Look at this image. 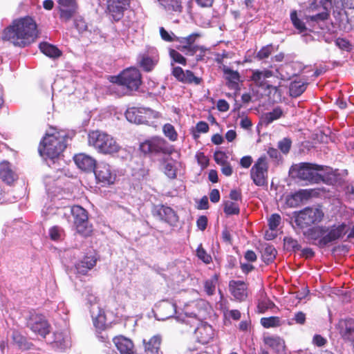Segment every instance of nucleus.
<instances>
[{
    "label": "nucleus",
    "mask_w": 354,
    "mask_h": 354,
    "mask_svg": "<svg viewBox=\"0 0 354 354\" xmlns=\"http://www.w3.org/2000/svg\"><path fill=\"white\" fill-rule=\"evenodd\" d=\"M37 37L36 22L27 16L14 20L11 25L4 29L2 38L15 46L23 48L34 42Z\"/></svg>",
    "instance_id": "f257e3e1"
},
{
    "label": "nucleus",
    "mask_w": 354,
    "mask_h": 354,
    "mask_svg": "<svg viewBox=\"0 0 354 354\" xmlns=\"http://www.w3.org/2000/svg\"><path fill=\"white\" fill-rule=\"evenodd\" d=\"M347 232L348 225L342 223L330 226L321 225L310 227L304 232V236L313 244L324 248L342 239Z\"/></svg>",
    "instance_id": "f03ea898"
},
{
    "label": "nucleus",
    "mask_w": 354,
    "mask_h": 354,
    "mask_svg": "<svg viewBox=\"0 0 354 354\" xmlns=\"http://www.w3.org/2000/svg\"><path fill=\"white\" fill-rule=\"evenodd\" d=\"M71 138L65 131L50 127L41 140L38 151L44 158L55 162V159L59 158L66 147L68 140Z\"/></svg>",
    "instance_id": "7ed1b4c3"
},
{
    "label": "nucleus",
    "mask_w": 354,
    "mask_h": 354,
    "mask_svg": "<svg viewBox=\"0 0 354 354\" xmlns=\"http://www.w3.org/2000/svg\"><path fill=\"white\" fill-rule=\"evenodd\" d=\"M111 82L112 92L119 96L129 95L141 85V73L136 68H129L116 76H111Z\"/></svg>",
    "instance_id": "20e7f679"
},
{
    "label": "nucleus",
    "mask_w": 354,
    "mask_h": 354,
    "mask_svg": "<svg viewBox=\"0 0 354 354\" xmlns=\"http://www.w3.org/2000/svg\"><path fill=\"white\" fill-rule=\"evenodd\" d=\"M88 143L97 152L103 154H113L120 149V146L112 136L99 130L88 133Z\"/></svg>",
    "instance_id": "39448f33"
},
{
    "label": "nucleus",
    "mask_w": 354,
    "mask_h": 354,
    "mask_svg": "<svg viewBox=\"0 0 354 354\" xmlns=\"http://www.w3.org/2000/svg\"><path fill=\"white\" fill-rule=\"evenodd\" d=\"M324 167L310 162H300L291 166L289 172L295 178L308 182L310 184L321 182V174Z\"/></svg>",
    "instance_id": "423d86ee"
},
{
    "label": "nucleus",
    "mask_w": 354,
    "mask_h": 354,
    "mask_svg": "<svg viewBox=\"0 0 354 354\" xmlns=\"http://www.w3.org/2000/svg\"><path fill=\"white\" fill-rule=\"evenodd\" d=\"M324 216L322 209L315 207H306L300 211L293 212L294 221L301 230L319 223Z\"/></svg>",
    "instance_id": "0eeeda50"
},
{
    "label": "nucleus",
    "mask_w": 354,
    "mask_h": 354,
    "mask_svg": "<svg viewBox=\"0 0 354 354\" xmlns=\"http://www.w3.org/2000/svg\"><path fill=\"white\" fill-rule=\"evenodd\" d=\"M140 150L150 157L170 155L172 147L162 137L153 136L140 145Z\"/></svg>",
    "instance_id": "6e6552de"
},
{
    "label": "nucleus",
    "mask_w": 354,
    "mask_h": 354,
    "mask_svg": "<svg viewBox=\"0 0 354 354\" xmlns=\"http://www.w3.org/2000/svg\"><path fill=\"white\" fill-rule=\"evenodd\" d=\"M198 37V34L193 33L187 36L185 39H181L182 46H179L178 50L187 56L196 55L197 62L205 61L209 58L207 57V53L209 52V49L195 44V41Z\"/></svg>",
    "instance_id": "1a4fd4ad"
},
{
    "label": "nucleus",
    "mask_w": 354,
    "mask_h": 354,
    "mask_svg": "<svg viewBox=\"0 0 354 354\" xmlns=\"http://www.w3.org/2000/svg\"><path fill=\"white\" fill-rule=\"evenodd\" d=\"M73 223L77 233L84 237L91 235L93 226L88 222L87 211L80 205H74L71 209Z\"/></svg>",
    "instance_id": "9d476101"
},
{
    "label": "nucleus",
    "mask_w": 354,
    "mask_h": 354,
    "mask_svg": "<svg viewBox=\"0 0 354 354\" xmlns=\"http://www.w3.org/2000/svg\"><path fill=\"white\" fill-rule=\"evenodd\" d=\"M268 165L265 156L259 157L250 169V178L254 184L261 187L267 184Z\"/></svg>",
    "instance_id": "9b49d317"
},
{
    "label": "nucleus",
    "mask_w": 354,
    "mask_h": 354,
    "mask_svg": "<svg viewBox=\"0 0 354 354\" xmlns=\"http://www.w3.org/2000/svg\"><path fill=\"white\" fill-rule=\"evenodd\" d=\"M93 171L97 181L101 183L102 186L112 185L115 180V171L106 162L97 163Z\"/></svg>",
    "instance_id": "f8f14e48"
},
{
    "label": "nucleus",
    "mask_w": 354,
    "mask_h": 354,
    "mask_svg": "<svg viewBox=\"0 0 354 354\" xmlns=\"http://www.w3.org/2000/svg\"><path fill=\"white\" fill-rule=\"evenodd\" d=\"M27 326L36 334L46 337L50 333V325L45 317L40 314L32 313L27 322Z\"/></svg>",
    "instance_id": "ddd939ff"
},
{
    "label": "nucleus",
    "mask_w": 354,
    "mask_h": 354,
    "mask_svg": "<svg viewBox=\"0 0 354 354\" xmlns=\"http://www.w3.org/2000/svg\"><path fill=\"white\" fill-rule=\"evenodd\" d=\"M153 215L172 227L176 226L178 222L176 212L171 207L165 205H155Z\"/></svg>",
    "instance_id": "4468645a"
},
{
    "label": "nucleus",
    "mask_w": 354,
    "mask_h": 354,
    "mask_svg": "<svg viewBox=\"0 0 354 354\" xmlns=\"http://www.w3.org/2000/svg\"><path fill=\"white\" fill-rule=\"evenodd\" d=\"M130 6V0H107V11L112 19L120 21L124 16V12Z\"/></svg>",
    "instance_id": "2eb2a0df"
},
{
    "label": "nucleus",
    "mask_w": 354,
    "mask_h": 354,
    "mask_svg": "<svg viewBox=\"0 0 354 354\" xmlns=\"http://www.w3.org/2000/svg\"><path fill=\"white\" fill-rule=\"evenodd\" d=\"M158 51L153 48L139 55L140 66L146 72L151 71L158 64Z\"/></svg>",
    "instance_id": "dca6fc26"
},
{
    "label": "nucleus",
    "mask_w": 354,
    "mask_h": 354,
    "mask_svg": "<svg viewBox=\"0 0 354 354\" xmlns=\"http://www.w3.org/2000/svg\"><path fill=\"white\" fill-rule=\"evenodd\" d=\"M59 17L62 21H69L75 13L77 5L75 0H57Z\"/></svg>",
    "instance_id": "f3484780"
},
{
    "label": "nucleus",
    "mask_w": 354,
    "mask_h": 354,
    "mask_svg": "<svg viewBox=\"0 0 354 354\" xmlns=\"http://www.w3.org/2000/svg\"><path fill=\"white\" fill-rule=\"evenodd\" d=\"M339 333L342 338L354 346V319L348 318L339 322Z\"/></svg>",
    "instance_id": "a211bd4d"
},
{
    "label": "nucleus",
    "mask_w": 354,
    "mask_h": 354,
    "mask_svg": "<svg viewBox=\"0 0 354 354\" xmlns=\"http://www.w3.org/2000/svg\"><path fill=\"white\" fill-rule=\"evenodd\" d=\"M263 343L272 348L277 354H286V343L283 338L277 335H268L263 338Z\"/></svg>",
    "instance_id": "6ab92c4d"
},
{
    "label": "nucleus",
    "mask_w": 354,
    "mask_h": 354,
    "mask_svg": "<svg viewBox=\"0 0 354 354\" xmlns=\"http://www.w3.org/2000/svg\"><path fill=\"white\" fill-rule=\"evenodd\" d=\"M195 336L198 342L206 344L213 338V328L209 324H201L195 330Z\"/></svg>",
    "instance_id": "aec40b11"
},
{
    "label": "nucleus",
    "mask_w": 354,
    "mask_h": 354,
    "mask_svg": "<svg viewBox=\"0 0 354 354\" xmlns=\"http://www.w3.org/2000/svg\"><path fill=\"white\" fill-rule=\"evenodd\" d=\"M74 161L78 168L85 171H93L97 165L95 160L85 153L75 155Z\"/></svg>",
    "instance_id": "412c9836"
},
{
    "label": "nucleus",
    "mask_w": 354,
    "mask_h": 354,
    "mask_svg": "<svg viewBox=\"0 0 354 354\" xmlns=\"http://www.w3.org/2000/svg\"><path fill=\"white\" fill-rule=\"evenodd\" d=\"M97 258L95 254L85 255L75 265V268L78 273L86 274L91 270L97 263Z\"/></svg>",
    "instance_id": "4be33fe9"
},
{
    "label": "nucleus",
    "mask_w": 354,
    "mask_h": 354,
    "mask_svg": "<svg viewBox=\"0 0 354 354\" xmlns=\"http://www.w3.org/2000/svg\"><path fill=\"white\" fill-rule=\"evenodd\" d=\"M223 72L225 80H226L227 86L230 89H239V82L241 79L239 73L225 66L223 68Z\"/></svg>",
    "instance_id": "5701e85b"
},
{
    "label": "nucleus",
    "mask_w": 354,
    "mask_h": 354,
    "mask_svg": "<svg viewBox=\"0 0 354 354\" xmlns=\"http://www.w3.org/2000/svg\"><path fill=\"white\" fill-rule=\"evenodd\" d=\"M231 294L234 298L243 301L247 297V285L242 281H231L229 284Z\"/></svg>",
    "instance_id": "b1692460"
},
{
    "label": "nucleus",
    "mask_w": 354,
    "mask_h": 354,
    "mask_svg": "<svg viewBox=\"0 0 354 354\" xmlns=\"http://www.w3.org/2000/svg\"><path fill=\"white\" fill-rule=\"evenodd\" d=\"M113 342L120 354H136L132 341L124 336L115 337Z\"/></svg>",
    "instance_id": "393cba45"
},
{
    "label": "nucleus",
    "mask_w": 354,
    "mask_h": 354,
    "mask_svg": "<svg viewBox=\"0 0 354 354\" xmlns=\"http://www.w3.org/2000/svg\"><path fill=\"white\" fill-rule=\"evenodd\" d=\"M53 348L64 350L71 345V338L67 332L57 331L53 333V339L50 342Z\"/></svg>",
    "instance_id": "a878e982"
},
{
    "label": "nucleus",
    "mask_w": 354,
    "mask_h": 354,
    "mask_svg": "<svg viewBox=\"0 0 354 354\" xmlns=\"http://www.w3.org/2000/svg\"><path fill=\"white\" fill-rule=\"evenodd\" d=\"M0 178L9 185L17 179V176L12 171L11 165L8 161H3L0 163Z\"/></svg>",
    "instance_id": "bb28decb"
},
{
    "label": "nucleus",
    "mask_w": 354,
    "mask_h": 354,
    "mask_svg": "<svg viewBox=\"0 0 354 354\" xmlns=\"http://www.w3.org/2000/svg\"><path fill=\"white\" fill-rule=\"evenodd\" d=\"M273 75L272 71L264 69L263 71L254 70L252 71V75L250 77V80L259 87L266 86L267 88H270L269 84L266 85V80Z\"/></svg>",
    "instance_id": "cd10ccee"
},
{
    "label": "nucleus",
    "mask_w": 354,
    "mask_h": 354,
    "mask_svg": "<svg viewBox=\"0 0 354 354\" xmlns=\"http://www.w3.org/2000/svg\"><path fill=\"white\" fill-rule=\"evenodd\" d=\"M161 343L162 336L160 335H155L148 341L143 339L145 352L146 354H159Z\"/></svg>",
    "instance_id": "c85d7f7f"
},
{
    "label": "nucleus",
    "mask_w": 354,
    "mask_h": 354,
    "mask_svg": "<svg viewBox=\"0 0 354 354\" xmlns=\"http://www.w3.org/2000/svg\"><path fill=\"white\" fill-rule=\"evenodd\" d=\"M90 313L95 327L102 328L106 324L104 311L96 304H91Z\"/></svg>",
    "instance_id": "c756f323"
},
{
    "label": "nucleus",
    "mask_w": 354,
    "mask_h": 354,
    "mask_svg": "<svg viewBox=\"0 0 354 354\" xmlns=\"http://www.w3.org/2000/svg\"><path fill=\"white\" fill-rule=\"evenodd\" d=\"M160 5L169 15H179L183 11L180 0H158Z\"/></svg>",
    "instance_id": "7c9ffc66"
},
{
    "label": "nucleus",
    "mask_w": 354,
    "mask_h": 354,
    "mask_svg": "<svg viewBox=\"0 0 354 354\" xmlns=\"http://www.w3.org/2000/svg\"><path fill=\"white\" fill-rule=\"evenodd\" d=\"M142 107L129 108L125 112V117L128 121L135 124H145V115H142Z\"/></svg>",
    "instance_id": "2f4dec72"
},
{
    "label": "nucleus",
    "mask_w": 354,
    "mask_h": 354,
    "mask_svg": "<svg viewBox=\"0 0 354 354\" xmlns=\"http://www.w3.org/2000/svg\"><path fill=\"white\" fill-rule=\"evenodd\" d=\"M39 47L41 53L50 58L56 59L62 55V51L57 47L49 43L41 42Z\"/></svg>",
    "instance_id": "473e14b6"
},
{
    "label": "nucleus",
    "mask_w": 354,
    "mask_h": 354,
    "mask_svg": "<svg viewBox=\"0 0 354 354\" xmlns=\"http://www.w3.org/2000/svg\"><path fill=\"white\" fill-rule=\"evenodd\" d=\"M308 82L301 80L291 82L289 87L290 95L292 97L300 96L306 89Z\"/></svg>",
    "instance_id": "72a5a7b5"
},
{
    "label": "nucleus",
    "mask_w": 354,
    "mask_h": 354,
    "mask_svg": "<svg viewBox=\"0 0 354 354\" xmlns=\"http://www.w3.org/2000/svg\"><path fill=\"white\" fill-rule=\"evenodd\" d=\"M160 35L162 40L167 41V42H171L175 41L177 44L175 45V48L178 50L179 46H182L181 44V39H185L186 37H177L174 35L172 32H168L163 27L160 28Z\"/></svg>",
    "instance_id": "f704fd0d"
},
{
    "label": "nucleus",
    "mask_w": 354,
    "mask_h": 354,
    "mask_svg": "<svg viewBox=\"0 0 354 354\" xmlns=\"http://www.w3.org/2000/svg\"><path fill=\"white\" fill-rule=\"evenodd\" d=\"M282 114L283 111L281 109L280 107H276L272 111L264 113L261 119L263 122L268 125L280 118Z\"/></svg>",
    "instance_id": "c9c22d12"
},
{
    "label": "nucleus",
    "mask_w": 354,
    "mask_h": 354,
    "mask_svg": "<svg viewBox=\"0 0 354 354\" xmlns=\"http://www.w3.org/2000/svg\"><path fill=\"white\" fill-rule=\"evenodd\" d=\"M277 254V250L272 245H267L262 253V259L264 263L269 264L272 263Z\"/></svg>",
    "instance_id": "e433bc0d"
},
{
    "label": "nucleus",
    "mask_w": 354,
    "mask_h": 354,
    "mask_svg": "<svg viewBox=\"0 0 354 354\" xmlns=\"http://www.w3.org/2000/svg\"><path fill=\"white\" fill-rule=\"evenodd\" d=\"M48 235L52 241H60L64 239L65 232L60 226L54 225L49 229Z\"/></svg>",
    "instance_id": "4c0bfd02"
},
{
    "label": "nucleus",
    "mask_w": 354,
    "mask_h": 354,
    "mask_svg": "<svg viewBox=\"0 0 354 354\" xmlns=\"http://www.w3.org/2000/svg\"><path fill=\"white\" fill-rule=\"evenodd\" d=\"M290 20L293 26L300 33H302L307 30L305 23L298 17V14L296 10H292L290 12Z\"/></svg>",
    "instance_id": "58836bf2"
},
{
    "label": "nucleus",
    "mask_w": 354,
    "mask_h": 354,
    "mask_svg": "<svg viewBox=\"0 0 354 354\" xmlns=\"http://www.w3.org/2000/svg\"><path fill=\"white\" fill-rule=\"evenodd\" d=\"M261 324L265 328L278 327L281 326V319L277 316L262 317L260 320Z\"/></svg>",
    "instance_id": "ea45409f"
},
{
    "label": "nucleus",
    "mask_w": 354,
    "mask_h": 354,
    "mask_svg": "<svg viewBox=\"0 0 354 354\" xmlns=\"http://www.w3.org/2000/svg\"><path fill=\"white\" fill-rule=\"evenodd\" d=\"M218 275L216 274L212 276L211 278L207 279L204 283L205 292L208 295H213L215 292L216 286L218 283Z\"/></svg>",
    "instance_id": "a19ab883"
},
{
    "label": "nucleus",
    "mask_w": 354,
    "mask_h": 354,
    "mask_svg": "<svg viewBox=\"0 0 354 354\" xmlns=\"http://www.w3.org/2000/svg\"><path fill=\"white\" fill-rule=\"evenodd\" d=\"M330 168L326 167V171L324 174H321V182H324L328 185H334L337 183L338 179V175L332 171ZM325 171V169L323 171Z\"/></svg>",
    "instance_id": "79ce46f5"
},
{
    "label": "nucleus",
    "mask_w": 354,
    "mask_h": 354,
    "mask_svg": "<svg viewBox=\"0 0 354 354\" xmlns=\"http://www.w3.org/2000/svg\"><path fill=\"white\" fill-rule=\"evenodd\" d=\"M223 212L227 216L238 215L240 208L238 204L234 202L227 201L223 203Z\"/></svg>",
    "instance_id": "37998d69"
},
{
    "label": "nucleus",
    "mask_w": 354,
    "mask_h": 354,
    "mask_svg": "<svg viewBox=\"0 0 354 354\" xmlns=\"http://www.w3.org/2000/svg\"><path fill=\"white\" fill-rule=\"evenodd\" d=\"M284 247L288 251H299L301 250V247L297 240L290 237L286 236L283 239Z\"/></svg>",
    "instance_id": "c03bdc74"
},
{
    "label": "nucleus",
    "mask_w": 354,
    "mask_h": 354,
    "mask_svg": "<svg viewBox=\"0 0 354 354\" xmlns=\"http://www.w3.org/2000/svg\"><path fill=\"white\" fill-rule=\"evenodd\" d=\"M162 131L164 135L169 138L171 141H176L178 138V133L174 127L169 124H165L162 127Z\"/></svg>",
    "instance_id": "a18cd8bd"
},
{
    "label": "nucleus",
    "mask_w": 354,
    "mask_h": 354,
    "mask_svg": "<svg viewBox=\"0 0 354 354\" xmlns=\"http://www.w3.org/2000/svg\"><path fill=\"white\" fill-rule=\"evenodd\" d=\"M169 54L172 62L185 66L187 64L186 58L178 51L174 48L169 49Z\"/></svg>",
    "instance_id": "49530a36"
},
{
    "label": "nucleus",
    "mask_w": 354,
    "mask_h": 354,
    "mask_svg": "<svg viewBox=\"0 0 354 354\" xmlns=\"http://www.w3.org/2000/svg\"><path fill=\"white\" fill-rule=\"evenodd\" d=\"M201 82V78L195 76L192 71L187 70L185 73V77L182 82L185 84H194L196 85H198Z\"/></svg>",
    "instance_id": "de8ad7c7"
},
{
    "label": "nucleus",
    "mask_w": 354,
    "mask_h": 354,
    "mask_svg": "<svg viewBox=\"0 0 354 354\" xmlns=\"http://www.w3.org/2000/svg\"><path fill=\"white\" fill-rule=\"evenodd\" d=\"M12 338L19 348L27 349L28 348L26 346L28 342L26 337L21 335L19 332H13Z\"/></svg>",
    "instance_id": "09e8293b"
},
{
    "label": "nucleus",
    "mask_w": 354,
    "mask_h": 354,
    "mask_svg": "<svg viewBox=\"0 0 354 354\" xmlns=\"http://www.w3.org/2000/svg\"><path fill=\"white\" fill-rule=\"evenodd\" d=\"M165 175L171 178L174 179L176 178V168L173 162H167L165 163Z\"/></svg>",
    "instance_id": "8fccbe9b"
},
{
    "label": "nucleus",
    "mask_w": 354,
    "mask_h": 354,
    "mask_svg": "<svg viewBox=\"0 0 354 354\" xmlns=\"http://www.w3.org/2000/svg\"><path fill=\"white\" fill-rule=\"evenodd\" d=\"M328 17V15L326 12H322L306 17V21L308 23L312 22L319 24L320 22H324L326 19H327Z\"/></svg>",
    "instance_id": "3c124183"
},
{
    "label": "nucleus",
    "mask_w": 354,
    "mask_h": 354,
    "mask_svg": "<svg viewBox=\"0 0 354 354\" xmlns=\"http://www.w3.org/2000/svg\"><path fill=\"white\" fill-rule=\"evenodd\" d=\"M196 255L199 259L205 263H209L212 261L211 256L206 252L205 249L202 247V244H200L197 248Z\"/></svg>",
    "instance_id": "603ef678"
},
{
    "label": "nucleus",
    "mask_w": 354,
    "mask_h": 354,
    "mask_svg": "<svg viewBox=\"0 0 354 354\" xmlns=\"http://www.w3.org/2000/svg\"><path fill=\"white\" fill-rule=\"evenodd\" d=\"M335 45L341 50L349 52L352 49V45L346 39L337 38L335 40Z\"/></svg>",
    "instance_id": "864d4df0"
},
{
    "label": "nucleus",
    "mask_w": 354,
    "mask_h": 354,
    "mask_svg": "<svg viewBox=\"0 0 354 354\" xmlns=\"http://www.w3.org/2000/svg\"><path fill=\"white\" fill-rule=\"evenodd\" d=\"M292 145V141L288 138H284L278 142V147L280 151L286 154L289 152Z\"/></svg>",
    "instance_id": "5fc2aeb1"
},
{
    "label": "nucleus",
    "mask_w": 354,
    "mask_h": 354,
    "mask_svg": "<svg viewBox=\"0 0 354 354\" xmlns=\"http://www.w3.org/2000/svg\"><path fill=\"white\" fill-rule=\"evenodd\" d=\"M281 221V218L278 214H273L270 216L268 220V225L269 228L271 230H275L280 225Z\"/></svg>",
    "instance_id": "6e6d98bb"
},
{
    "label": "nucleus",
    "mask_w": 354,
    "mask_h": 354,
    "mask_svg": "<svg viewBox=\"0 0 354 354\" xmlns=\"http://www.w3.org/2000/svg\"><path fill=\"white\" fill-rule=\"evenodd\" d=\"M142 115H145V124L149 123V120L151 118H157L159 117V113L149 108L142 107Z\"/></svg>",
    "instance_id": "4d7b16f0"
},
{
    "label": "nucleus",
    "mask_w": 354,
    "mask_h": 354,
    "mask_svg": "<svg viewBox=\"0 0 354 354\" xmlns=\"http://www.w3.org/2000/svg\"><path fill=\"white\" fill-rule=\"evenodd\" d=\"M274 306L272 301L269 299L262 300L258 303L257 308L259 313H264Z\"/></svg>",
    "instance_id": "13d9d810"
},
{
    "label": "nucleus",
    "mask_w": 354,
    "mask_h": 354,
    "mask_svg": "<svg viewBox=\"0 0 354 354\" xmlns=\"http://www.w3.org/2000/svg\"><path fill=\"white\" fill-rule=\"evenodd\" d=\"M215 162L220 165H223L227 162L226 156L224 152L216 151L214 155Z\"/></svg>",
    "instance_id": "bf43d9fd"
},
{
    "label": "nucleus",
    "mask_w": 354,
    "mask_h": 354,
    "mask_svg": "<svg viewBox=\"0 0 354 354\" xmlns=\"http://www.w3.org/2000/svg\"><path fill=\"white\" fill-rule=\"evenodd\" d=\"M271 54V47L266 46L263 47L257 55V57L259 59L268 58Z\"/></svg>",
    "instance_id": "052dcab7"
},
{
    "label": "nucleus",
    "mask_w": 354,
    "mask_h": 354,
    "mask_svg": "<svg viewBox=\"0 0 354 354\" xmlns=\"http://www.w3.org/2000/svg\"><path fill=\"white\" fill-rule=\"evenodd\" d=\"M185 73L183 68L180 66H176L173 68L171 74L180 82H183L185 77Z\"/></svg>",
    "instance_id": "680f3d73"
},
{
    "label": "nucleus",
    "mask_w": 354,
    "mask_h": 354,
    "mask_svg": "<svg viewBox=\"0 0 354 354\" xmlns=\"http://www.w3.org/2000/svg\"><path fill=\"white\" fill-rule=\"evenodd\" d=\"M196 225L199 230L203 231L207 225V218L206 216H201L196 221Z\"/></svg>",
    "instance_id": "e2e57ef3"
},
{
    "label": "nucleus",
    "mask_w": 354,
    "mask_h": 354,
    "mask_svg": "<svg viewBox=\"0 0 354 354\" xmlns=\"http://www.w3.org/2000/svg\"><path fill=\"white\" fill-rule=\"evenodd\" d=\"M209 129L208 124L204 121H200L196 125V130L198 133H207Z\"/></svg>",
    "instance_id": "0e129e2a"
},
{
    "label": "nucleus",
    "mask_w": 354,
    "mask_h": 354,
    "mask_svg": "<svg viewBox=\"0 0 354 354\" xmlns=\"http://www.w3.org/2000/svg\"><path fill=\"white\" fill-rule=\"evenodd\" d=\"M162 308L169 311V315L167 317H173L176 312V306L173 303L167 302L164 304Z\"/></svg>",
    "instance_id": "69168bd1"
},
{
    "label": "nucleus",
    "mask_w": 354,
    "mask_h": 354,
    "mask_svg": "<svg viewBox=\"0 0 354 354\" xmlns=\"http://www.w3.org/2000/svg\"><path fill=\"white\" fill-rule=\"evenodd\" d=\"M252 163V158L250 156H245L240 160V165L243 168H249Z\"/></svg>",
    "instance_id": "338daca9"
},
{
    "label": "nucleus",
    "mask_w": 354,
    "mask_h": 354,
    "mask_svg": "<svg viewBox=\"0 0 354 354\" xmlns=\"http://www.w3.org/2000/svg\"><path fill=\"white\" fill-rule=\"evenodd\" d=\"M230 106L225 100L221 99L217 102V109L222 112H225L229 110Z\"/></svg>",
    "instance_id": "774afa93"
}]
</instances>
